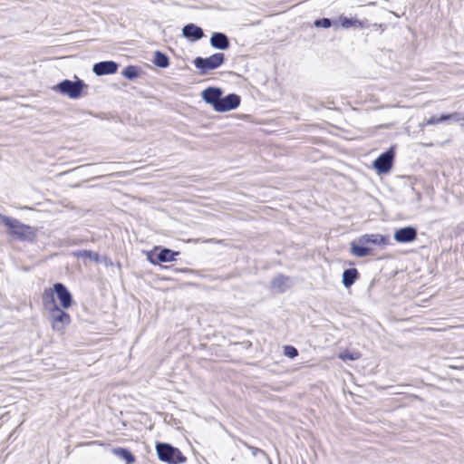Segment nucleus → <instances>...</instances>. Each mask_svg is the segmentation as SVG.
Wrapping results in <instances>:
<instances>
[{
	"label": "nucleus",
	"mask_w": 464,
	"mask_h": 464,
	"mask_svg": "<svg viewBox=\"0 0 464 464\" xmlns=\"http://www.w3.org/2000/svg\"><path fill=\"white\" fill-rule=\"evenodd\" d=\"M158 458L169 464H180L186 461L181 451L168 443H158L156 446Z\"/></svg>",
	"instance_id": "1"
},
{
	"label": "nucleus",
	"mask_w": 464,
	"mask_h": 464,
	"mask_svg": "<svg viewBox=\"0 0 464 464\" xmlns=\"http://www.w3.org/2000/svg\"><path fill=\"white\" fill-rule=\"evenodd\" d=\"M0 221L9 229V233L17 238L24 240L33 235L32 227L21 223L19 220L0 214Z\"/></svg>",
	"instance_id": "2"
},
{
	"label": "nucleus",
	"mask_w": 464,
	"mask_h": 464,
	"mask_svg": "<svg viewBox=\"0 0 464 464\" xmlns=\"http://www.w3.org/2000/svg\"><path fill=\"white\" fill-rule=\"evenodd\" d=\"M84 86L85 84L82 80H77L75 82L63 80L57 85L53 86V90L67 95L71 99H77L81 96Z\"/></svg>",
	"instance_id": "3"
},
{
	"label": "nucleus",
	"mask_w": 464,
	"mask_h": 464,
	"mask_svg": "<svg viewBox=\"0 0 464 464\" xmlns=\"http://www.w3.org/2000/svg\"><path fill=\"white\" fill-rule=\"evenodd\" d=\"M225 61V55L222 53H217L209 57H197L194 60V65L200 71L201 74L207 73L208 71L218 68Z\"/></svg>",
	"instance_id": "4"
},
{
	"label": "nucleus",
	"mask_w": 464,
	"mask_h": 464,
	"mask_svg": "<svg viewBox=\"0 0 464 464\" xmlns=\"http://www.w3.org/2000/svg\"><path fill=\"white\" fill-rule=\"evenodd\" d=\"M48 316L53 329L56 332H63L64 328L71 323V317L69 314L64 312L60 307L48 312Z\"/></svg>",
	"instance_id": "5"
},
{
	"label": "nucleus",
	"mask_w": 464,
	"mask_h": 464,
	"mask_svg": "<svg viewBox=\"0 0 464 464\" xmlns=\"http://www.w3.org/2000/svg\"><path fill=\"white\" fill-rule=\"evenodd\" d=\"M393 156L394 154L392 149L381 154L373 162V167L376 171L378 173L388 172L392 168Z\"/></svg>",
	"instance_id": "6"
},
{
	"label": "nucleus",
	"mask_w": 464,
	"mask_h": 464,
	"mask_svg": "<svg viewBox=\"0 0 464 464\" xmlns=\"http://www.w3.org/2000/svg\"><path fill=\"white\" fill-rule=\"evenodd\" d=\"M358 242L368 246V245H374L384 247L390 243L388 236L381 234H365L358 238Z\"/></svg>",
	"instance_id": "7"
},
{
	"label": "nucleus",
	"mask_w": 464,
	"mask_h": 464,
	"mask_svg": "<svg viewBox=\"0 0 464 464\" xmlns=\"http://www.w3.org/2000/svg\"><path fill=\"white\" fill-rule=\"evenodd\" d=\"M222 93L223 92L220 88L208 87L201 92V97L205 102L212 105L213 109L216 111Z\"/></svg>",
	"instance_id": "8"
},
{
	"label": "nucleus",
	"mask_w": 464,
	"mask_h": 464,
	"mask_svg": "<svg viewBox=\"0 0 464 464\" xmlns=\"http://www.w3.org/2000/svg\"><path fill=\"white\" fill-rule=\"evenodd\" d=\"M240 104V97L235 93L220 97L219 103L218 104L216 111H228L237 108Z\"/></svg>",
	"instance_id": "9"
},
{
	"label": "nucleus",
	"mask_w": 464,
	"mask_h": 464,
	"mask_svg": "<svg viewBox=\"0 0 464 464\" xmlns=\"http://www.w3.org/2000/svg\"><path fill=\"white\" fill-rule=\"evenodd\" d=\"M54 292L61 303V306L63 309L69 308L72 304V297L71 293L65 287V285L62 283H56L53 285Z\"/></svg>",
	"instance_id": "10"
},
{
	"label": "nucleus",
	"mask_w": 464,
	"mask_h": 464,
	"mask_svg": "<svg viewBox=\"0 0 464 464\" xmlns=\"http://www.w3.org/2000/svg\"><path fill=\"white\" fill-rule=\"evenodd\" d=\"M393 237L399 243L412 242L417 237V230L413 227H405L396 230Z\"/></svg>",
	"instance_id": "11"
},
{
	"label": "nucleus",
	"mask_w": 464,
	"mask_h": 464,
	"mask_svg": "<svg viewBox=\"0 0 464 464\" xmlns=\"http://www.w3.org/2000/svg\"><path fill=\"white\" fill-rule=\"evenodd\" d=\"M118 64L112 61L100 62L93 65L92 72L98 75L112 74L117 72Z\"/></svg>",
	"instance_id": "12"
},
{
	"label": "nucleus",
	"mask_w": 464,
	"mask_h": 464,
	"mask_svg": "<svg viewBox=\"0 0 464 464\" xmlns=\"http://www.w3.org/2000/svg\"><path fill=\"white\" fill-rule=\"evenodd\" d=\"M54 287L53 288H46L44 289L42 295V303L44 309L47 312L53 311L55 308L59 307L54 299Z\"/></svg>",
	"instance_id": "13"
},
{
	"label": "nucleus",
	"mask_w": 464,
	"mask_h": 464,
	"mask_svg": "<svg viewBox=\"0 0 464 464\" xmlns=\"http://www.w3.org/2000/svg\"><path fill=\"white\" fill-rule=\"evenodd\" d=\"M210 44L215 49L227 50L229 47V40L223 33H213L210 37Z\"/></svg>",
	"instance_id": "14"
},
{
	"label": "nucleus",
	"mask_w": 464,
	"mask_h": 464,
	"mask_svg": "<svg viewBox=\"0 0 464 464\" xmlns=\"http://www.w3.org/2000/svg\"><path fill=\"white\" fill-rule=\"evenodd\" d=\"M182 34L184 37L193 41H198L204 36L203 30L194 24L185 25L182 29Z\"/></svg>",
	"instance_id": "15"
},
{
	"label": "nucleus",
	"mask_w": 464,
	"mask_h": 464,
	"mask_svg": "<svg viewBox=\"0 0 464 464\" xmlns=\"http://www.w3.org/2000/svg\"><path fill=\"white\" fill-rule=\"evenodd\" d=\"M351 253L356 257H364L371 254V248L357 241L351 243Z\"/></svg>",
	"instance_id": "16"
},
{
	"label": "nucleus",
	"mask_w": 464,
	"mask_h": 464,
	"mask_svg": "<svg viewBox=\"0 0 464 464\" xmlns=\"http://www.w3.org/2000/svg\"><path fill=\"white\" fill-rule=\"evenodd\" d=\"M111 453L117 458L124 460L127 464H131L135 462V457L133 454L127 449L117 447L111 450Z\"/></svg>",
	"instance_id": "17"
},
{
	"label": "nucleus",
	"mask_w": 464,
	"mask_h": 464,
	"mask_svg": "<svg viewBox=\"0 0 464 464\" xmlns=\"http://www.w3.org/2000/svg\"><path fill=\"white\" fill-rule=\"evenodd\" d=\"M290 286V278L284 276H279L273 279L272 288L278 293L286 291Z\"/></svg>",
	"instance_id": "18"
},
{
	"label": "nucleus",
	"mask_w": 464,
	"mask_h": 464,
	"mask_svg": "<svg viewBox=\"0 0 464 464\" xmlns=\"http://www.w3.org/2000/svg\"><path fill=\"white\" fill-rule=\"evenodd\" d=\"M358 277V271L355 268H349L343 271L342 283L345 287H350L353 285Z\"/></svg>",
	"instance_id": "19"
},
{
	"label": "nucleus",
	"mask_w": 464,
	"mask_h": 464,
	"mask_svg": "<svg viewBox=\"0 0 464 464\" xmlns=\"http://www.w3.org/2000/svg\"><path fill=\"white\" fill-rule=\"evenodd\" d=\"M339 22H340V24L342 25V27H343V28H349L352 26L359 27V28L365 27V24L363 22L359 21L357 19H353V18H348L345 16H340Z\"/></svg>",
	"instance_id": "20"
},
{
	"label": "nucleus",
	"mask_w": 464,
	"mask_h": 464,
	"mask_svg": "<svg viewBox=\"0 0 464 464\" xmlns=\"http://www.w3.org/2000/svg\"><path fill=\"white\" fill-rule=\"evenodd\" d=\"M179 255V252H174L169 248H163L158 254L159 262H171L175 260V256Z\"/></svg>",
	"instance_id": "21"
},
{
	"label": "nucleus",
	"mask_w": 464,
	"mask_h": 464,
	"mask_svg": "<svg viewBox=\"0 0 464 464\" xmlns=\"http://www.w3.org/2000/svg\"><path fill=\"white\" fill-rule=\"evenodd\" d=\"M153 63L160 68H166L169 64L168 56L159 51L154 53Z\"/></svg>",
	"instance_id": "22"
},
{
	"label": "nucleus",
	"mask_w": 464,
	"mask_h": 464,
	"mask_svg": "<svg viewBox=\"0 0 464 464\" xmlns=\"http://www.w3.org/2000/svg\"><path fill=\"white\" fill-rule=\"evenodd\" d=\"M73 255L78 258H89L94 262H99V255L96 252L92 250H78L73 253Z\"/></svg>",
	"instance_id": "23"
},
{
	"label": "nucleus",
	"mask_w": 464,
	"mask_h": 464,
	"mask_svg": "<svg viewBox=\"0 0 464 464\" xmlns=\"http://www.w3.org/2000/svg\"><path fill=\"white\" fill-rule=\"evenodd\" d=\"M140 72L139 67L129 65L122 71L121 74L129 80H133L139 76Z\"/></svg>",
	"instance_id": "24"
},
{
	"label": "nucleus",
	"mask_w": 464,
	"mask_h": 464,
	"mask_svg": "<svg viewBox=\"0 0 464 464\" xmlns=\"http://www.w3.org/2000/svg\"><path fill=\"white\" fill-rule=\"evenodd\" d=\"M338 357L343 361H347V360L355 361V360L360 359L361 353L358 352L350 353L348 351H344V352L341 353L338 355Z\"/></svg>",
	"instance_id": "25"
},
{
	"label": "nucleus",
	"mask_w": 464,
	"mask_h": 464,
	"mask_svg": "<svg viewBox=\"0 0 464 464\" xmlns=\"http://www.w3.org/2000/svg\"><path fill=\"white\" fill-rule=\"evenodd\" d=\"M284 354L289 358H295L297 356L298 352L294 346L286 345L284 348Z\"/></svg>",
	"instance_id": "26"
},
{
	"label": "nucleus",
	"mask_w": 464,
	"mask_h": 464,
	"mask_svg": "<svg viewBox=\"0 0 464 464\" xmlns=\"http://www.w3.org/2000/svg\"><path fill=\"white\" fill-rule=\"evenodd\" d=\"M316 27L329 28L332 25V21L329 18L318 19L314 22Z\"/></svg>",
	"instance_id": "27"
},
{
	"label": "nucleus",
	"mask_w": 464,
	"mask_h": 464,
	"mask_svg": "<svg viewBox=\"0 0 464 464\" xmlns=\"http://www.w3.org/2000/svg\"><path fill=\"white\" fill-rule=\"evenodd\" d=\"M245 445L251 450L253 456H256L258 453H260L264 457H266V452L264 450H260L258 448L250 446V445H248L246 443H245Z\"/></svg>",
	"instance_id": "28"
},
{
	"label": "nucleus",
	"mask_w": 464,
	"mask_h": 464,
	"mask_svg": "<svg viewBox=\"0 0 464 464\" xmlns=\"http://www.w3.org/2000/svg\"><path fill=\"white\" fill-rule=\"evenodd\" d=\"M439 122H440L439 118L432 116L430 119H428L425 122L421 123L420 127H425L426 125H435Z\"/></svg>",
	"instance_id": "29"
},
{
	"label": "nucleus",
	"mask_w": 464,
	"mask_h": 464,
	"mask_svg": "<svg viewBox=\"0 0 464 464\" xmlns=\"http://www.w3.org/2000/svg\"><path fill=\"white\" fill-rule=\"evenodd\" d=\"M450 120L455 121H459L461 120L464 121V117H461L459 112L450 113Z\"/></svg>",
	"instance_id": "30"
},
{
	"label": "nucleus",
	"mask_w": 464,
	"mask_h": 464,
	"mask_svg": "<svg viewBox=\"0 0 464 464\" xmlns=\"http://www.w3.org/2000/svg\"><path fill=\"white\" fill-rule=\"evenodd\" d=\"M450 114H442L439 118L440 122L450 120Z\"/></svg>",
	"instance_id": "31"
},
{
	"label": "nucleus",
	"mask_w": 464,
	"mask_h": 464,
	"mask_svg": "<svg viewBox=\"0 0 464 464\" xmlns=\"http://www.w3.org/2000/svg\"><path fill=\"white\" fill-rule=\"evenodd\" d=\"M150 262H151L152 264H157V262H155L154 260H152V259H150Z\"/></svg>",
	"instance_id": "32"
}]
</instances>
